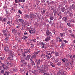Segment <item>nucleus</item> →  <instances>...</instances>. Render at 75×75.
<instances>
[{"label": "nucleus", "mask_w": 75, "mask_h": 75, "mask_svg": "<svg viewBox=\"0 0 75 75\" xmlns=\"http://www.w3.org/2000/svg\"><path fill=\"white\" fill-rule=\"evenodd\" d=\"M45 57H47V58L48 59H50V56H49L45 55Z\"/></svg>", "instance_id": "34"}, {"label": "nucleus", "mask_w": 75, "mask_h": 75, "mask_svg": "<svg viewBox=\"0 0 75 75\" xmlns=\"http://www.w3.org/2000/svg\"><path fill=\"white\" fill-rule=\"evenodd\" d=\"M5 32H7V31L6 30H4L3 31V34H4V33H5Z\"/></svg>", "instance_id": "54"}, {"label": "nucleus", "mask_w": 75, "mask_h": 75, "mask_svg": "<svg viewBox=\"0 0 75 75\" xmlns=\"http://www.w3.org/2000/svg\"><path fill=\"white\" fill-rule=\"evenodd\" d=\"M9 65L11 67H13V64H12V63H10L9 64Z\"/></svg>", "instance_id": "49"}, {"label": "nucleus", "mask_w": 75, "mask_h": 75, "mask_svg": "<svg viewBox=\"0 0 75 75\" xmlns=\"http://www.w3.org/2000/svg\"><path fill=\"white\" fill-rule=\"evenodd\" d=\"M7 20V18H4L2 20V21L3 22V23H4V22H6V21Z\"/></svg>", "instance_id": "23"}, {"label": "nucleus", "mask_w": 75, "mask_h": 75, "mask_svg": "<svg viewBox=\"0 0 75 75\" xmlns=\"http://www.w3.org/2000/svg\"><path fill=\"white\" fill-rule=\"evenodd\" d=\"M30 18H33L36 17V15H35L33 14V13H31L30 14Z\"/></svg>", "instance_id": "5"}, {"label": "nucleus", "mask_w": 75, "mask_h": 75, "mask_svg": "<svg viewBox=\"0 0 75 75\" xmlns=\"http://www.w3.org/2000/svg\"><path fill=\"white\" fill-rule=\"evenodd\" d=\"M31 32L32 34L34 33V34H35V31L34 30H31Z\"/></svg>", "instance_id": "38"}, {"label": "nucleus", "mask_w": 75, "mask_h": 75, "mask_svg": "<svg viewBox=\"0 0 75 75\" xmlns=\"http://www.w3.org/2000/svg\"><path fill=\"white\" fill-rule=\"evenodd\" d=\"M64 59L65 61H68V59L67 58V57L64 58Z\"/></svg>", "instance_id": "30"}, {"label": "nucleus", "mask_w": 75, "mask_h": 75, "mask_svg": "<svg viewBox=\"0 0 75 75\" xmlns=\"http://www.w3.org/2000/svg\"><path fill=\"white\" fill-rule=\"evenodd\" d=\"M35 40H36V39H34L33 40V42H36Z\"/></svg>", "instance_id": "57"}, {"label": "nucleus", "mask_w": 75, "mask_h": 75, "mask_svg": "<svg viewBox=\"0 0 75 75\" xmlns=\"http://www.w3.org/2000/svg\"><path fill=\"white\" fill-rule=\"evenodd\" d=\"M1 65L2 67H3V68H4V67L5 66V64L3 63H1Z\"/></svg>", "instance_id": "14"}, {"label": "nucleus", "mask_w": 75, "mask_h": 75, "mask_svg": "<svg viewBox=\"0 0 75 75\" xmlns=\"http://www.w3.org/2000/svg\"><path fill=\"white\" fill-rule=\"evenodd\" d=\"M1 73H2V74H4V69H3L1 71Z\"/></svg>", "instance_id": "58"}, {"label": "nucleus", "mask_w": 75, "mask_h": 75, "mask_svg": "<svg viewBox=\"0 0 75 75\" xmlns=\"http://www.w3.org/2000/svg\"><path fill=\"white\" fill-rule=\"evenodd\" d=\"M15 2L16 3H19V1L18 0H15Z\"/></svg>", "instance_id": "33"}, {"label": "nucleus", "mask_w": 75, "mask_h": 75, "mask_svg": "<svg viewBox=\"0 0 75 75\" xmlns=\"http://www.w3.org/2000/svg\"><path fill=\"white\" fill-rule=\"evenodd\" d=\"M26 55H27V53L25 52L22 53V55L23 57H25Z\"/></svg>", "instance_id": "18"}, {"label": "nucleus", "mask_w": 75, "mask_h": 75, "mask_svg": "<svg viewBox=\"0 0 75 75\" xmlns=\"http://www.w3.org/2000/svg\"><path fill=\"white\" fill-rule=\"evenodd\" d=\"M49 24H52V21L50 20V22L49 23Z\"/></svg>", "instance_id": "46"}, {"label": "nucleus", "mask_w": 75, "mask_h": 75, "mask_svg": "<svg viewBox=\"0 0 75 75\" xmlns=\"http://www.w3.org/2000/svg\"><path fill=\"white\" fill-rule=\"evenodd\" d=\"M68 31L69 33L70 34H71V33H72V30H68Z\"/></svg>", "instance_id": "37"}, {"label": "nucleus", "mask_w": 75, "mask_h": 75, "mask_svg": "<svg viewBox=\"0 0 75 75\" xmlns=\"http://www.w3.org/2000/svg\"><path fill=\"white\" fill-rule=\"evenodd\" d=\"M62 20L64 21H67V18L66 17H63L62 18Z\"/></svg>", "instance_id": "16"}, {"label": "nucleus", "mask_w": 75, "mask_h": 75, "mask_svg": "<svg viewBox=\"0 0 75 75\" xmlns=\"http://www.w3.org/2000/svg\"><path fill=\"white\" fill-rule=\"evenodd\" d=\"M17 68L16 67H14L13 68V71H14V72H16V71L17 70Z\"/></svg>", "instance_id": "15"}, {"label": "nucleus", "mask_w": 75, "mask_h": 75, "mask_svg": "<svg viewBox=\"0 0 75 75\" xmlns=\"http://www.w3.org/2000/svg\"><path fill=\"white\" fill-rule=\"evenodd\" d=\"M64 34H65V33H60V36H61V37H62V36H63L64 35Z\"/></svg>", "instance_id": "20"}, {"label": "nucleus", "mask_w": 75, "mask_h": 75, "mask_svg": "<svg viewBox=\"0 0 75 75\" xmlns=\"http://www.w3.org/2000/svg\"><path fill=\"white\" fill-rule=\"evenodd\" d=\"M47 38H48V40H49V41H50L51 40V37L50 36H48Z\"/></svg>", "instance_id": "51"}, {"label": "nucleus", "mask_w": 75, "mask_h": 75, "mask_svg": "<svg viewBox=\"0 0 75 75\" xmlns=\"http://www.w3.org/2000/svg\"><path fill=\"white\" fill-rule=\"evenodd\" d=\"M30 50L29 49H27L24 50V52H25L26 54L27 53H28L30 52Z\"/></svg>", "instance_id": "7"}, {"label": "nucleus", "mask_w": 75, "mask_h": 75, "mask_svg": "<svg viewBox=\"0 0 75 75\" xmlns=\"http://www.w3.org/2000/svg\"><path fill=\"white\" fill-rule=\"evenodd\" d=\"M61 62H59L57 63V65H59V66L61 65Z\"/></svg>", "instance_id": "41"}, {"label": "nucleus", "mask_w": 75, "mask_h": 75, "mask_svg": "<svg viewBox=\"0 0 75 75\" xmlns=\"http://www.w3.org/2000/svg\"><path fill=\"white\" fill-rule=\"evenodd\" d=\"M5 40H6V41H8V37H6V38H5Z\"/></svg>", "instance_id": "47"}, {"label": "nucleus", "mask_w": 75, "mask_h": 75, "mask_svg": "<svg viewBox=\"0 0 75 75\" xmlns=\"http://www.w3.org/2000/svg\"><path fill=\"white\" fill-rule=\"evenodd\" d=\"M58 59H57L55 60V62H58Z\"/></svg>", "instance_id": "61"}, {"label": "nucleus", "mask_w": 75, "mask_h": 75, "mask_svg": "<svg viewBox=\"0 0 75 75\" xmlns=\"http://www.w3.org/2000/svg\"><path fill=\"white\" fill-rule=\"evenodd\" d=\"M63 41L65 43H68V41H67V40H63Z\"/></svg>", "instance_id": "48"}, {"label": "nucleus", "mask_w": 75, "mask_h": 75, "mask_svg": "<svg viewBox=\"0 0 75 75\" xmlns=\"http://www.w3.org/2000/svg\"><path fill=\"white\" fill-rule=\"evenodd\" d=\"M55 56H56V57H58V54H59L58 52H55Z\"/></svg>", "instance_id": "22"}, {"label": "nucleus", "mask_w": 75, "mask_h": 75, "mask_svg": "<svg viewBox=\"0 0 75 75\" xmlns=\"http://www.w3.org/2000/svg\"><path fill=\"white\" fill-rule=\"evenodd\" d=\"M67 24L69 27H71V23H67Z\"/></svg>", "instance_id": "24"}, {"label": "nucleus", "mask_w": 75, "mask_h": 75, "mask_svg": "<svg viewBox=\"0 0 75 75\" xmlns=\"http://www.w3.org/2000/svg\"><path fill=\"white\" fill-rule=\"evenodd\" d=\"M48 40L49 41V40L47 38H46L45 39V41L47 42V41H48Z\"/></svg>", "instance_id": "53"}, {"label": "nucleus", "mask_w": 75, "mask_h": 75, "mask_svg": "<svg viewBox=\"0 0 75 75\" xmlns=\"http://www.w3.org/2000/svg\"><path fill=\"white\" fill-rule=\"evenodd\" d=\"M7 72H6V71H5V73L4 74V75H6V74H7Z\"/></svg>", "instance_id": "64"}, {"label": "nucleus", "mask_w": 75, "mask_h": 75, "mask_svg": "<svg viewBox=\"0 0 75 75\" xmlns=\"http://www.w3.org/2000/svg\"><path fill=\"white\" fill-rule=\"evenodd\" d=\"M72 8L73 10H75V6L73 5L72 6Z\"/></svg>", "instance_id": "21"}, {"label": "nucleus", "mask_w": 75, "mask_h": 75, "mask_svg": "<svg viewBox=\"0 0 75 75\" xmlns=\"http://www.w3.org/2000/svg\"><path fill=\"white\" fill-rule=\"evenodd\" d=\"M18 20L20 22V23H24V20H23V19H19Z\"/></svg>", "instance_id": "12"}, {"label": "nucleus", "mask_w": 75, "mask_h": 75, "mask_svg": "<svg viewBox=\"0 0 75 75\" xmlns=\"http://www.w3.org/2000/svg\"><path fill=\"white\" fill-rule=\"evenodd\" d=\"M4 35H5V36H7V34L6 33H4Z\"/></svg>", "instance_id": "60"}, {"label": "nucleus", "mask_w": 75, "mask_h": 75, "mask_svg": "<svg viewBox=\"0 0 75 75\" xmlns=\"http://www.w3.org/2000/svg\"><path fill=\"white\" fill-rule=\"evenodd\" d=\"M19 2H25V0H19Z\"/></svg>", "instance_id": "31"}, {"label": "nucleus", "mask_w": 75, "mask_h": 75, "mask_svg": "<svg viewBox=\"0 0 75 75\" xmlns=\"http://www.w3.org/2000/svg\"><path fill=\"white\" fill-rule=\"evenodd\" d=\"M4 51H6V52H10V54L11 53L10 51H10L8 49V46H7L6 47V48L4 49Z\"/></svg>", "instance_id": "2"}, {"label": "nucleus", "mask_w": 75, "mask_h": 75, "mask_svg": "<svg viewBox=\"0 0 75 75\" xmlns=\"http://www.w3.org/2000/svg\"><path fill=\"white\" fill-rule=\"evenodd\" d=\"M25 18H29V17H30V16H29V15L27 14L25 15Z\"/></svg>", "instance_id": "17"}, {"label": "nucleus", "mask_w": 75, "mask_h": 75, "mask_svg": "<svg viewBox=\"0 0 75 75\" xmlns=\"http://www.w3.org/2000/svg\"><path fill=\"white\" fill-rule=\"evenodd\" d=\"M51 66L53 68H55V65L54 64L52 63L51 64H50Z\"/></svg>", "instance_id": "25"}, {"label": "nucleus", "mask_w": 75, "mask_h": 75, "mask_svg": "<svg viewBox=\"0 0 75 75\" xmlns=\"http://www.w3.org/2000/svg\"><path fill=\"white\" fill-rule=\"evenodd\" d=\"M31 57V55H28L27 56V57L25 58V60H27V59H28L29 60L30 58V57Z\"/></svg>", "instance_id": "9"}, {"label": "nucleus", "mask_w": 75, "mask_h": 75, "mask_svg": "<svg viewBox=\"0 0 75 75\" xmlns=\"http://www.w3.org/2000/svg\"><path fill=\"white\" fill-rule=\"evenodd\" d=\"M46 72L45 71V68H43L42 69H40L39 71V73H44Z\"/></svg>", "instance_id": "4"}, {"label": "nucleus", "mask_w": 75, "mask_h": 75, "mask_svg": "<svg viewBox=\"0 0 75 75\" xmlns=\"http://www.w3.org/2000/svg\"><path fill=\"white\" fill-rule=\"evenodd\" d=\"M42 45V48H45V44L43 42H41L40 43Z\"/></svg>", "instance_id": "11"}, {"label": "nucleus", "mask_w": 75, "mask_h": 75, "mask_svg": "<svg viewBox=\"0 0 75 75\" xmlns=\"http://www.w3.org/2000/svg\"><path fill=\"white\" fill-rule=\"evenodd\" d=\"M0 59H1V60H3V59L4 60V59H5L4 58V57H0Z\"/></svg>", "instance_id": "35"}, {"label": "nucleus", "mask_w": 75, "mask_h": 75, "mask_svg": "<svg viewBox=\"0 0 75 75\" xmlns=\"http://www.w3.org/2000/svg\"><path fill=\"white\" fill-rule=\"evenodd\" d=\"M43 75H49V74L45 72V73H44Z\"/></svg>", "instance_id": "56"}, {"label": "nucleus", "mask_w": 75, "mask_h": 75, "mask_svg": "<svg viewBox=\"0 0 75 75\" xmlns=\"http://www.w3.org/2000/svg\"><path fill=\"white\" fill-rule=\"evenodd\" d=\"M45 13V10H43V11L42 12V14H44Z\"/></svg>", "instance_id": "39"}, {"label": "nucleus", "mask_w": 75, "mask_h": 75, "mask_svg": "<svg viewBox=\"0 0 75 75\" xmlns=\"http://www.w3.org/2000/svg\"><path fill=\"white\" fill-rule=\"evenodd\" d=\"M54 17L52 16H50V20H54Z\"/></svg>", "instance_id": "19"}, {"label": "nucleus", "mask_w": 75, "mask_h": 75, "mask_svg": "<svg viewBox=\"0 0 75 75\" xmlns=\"http://www.w3.org/2000/svg\"><path fill=\"white\" fill-rule=\"evenodd\" d=\"M33 58H34L33 57V56H32L31 57V58L30 59V61H33Z\"/></svg>", "instance_id": "50"}, {"label": "nucleus", "mask_w": 75, "mask_h": 75, "mask_svg": "<svg viewBox=\"0 0 75 75\" xmlns=\"http://www.w3.org/2000/svg\"><path fill=\"white\" fill-rule=\"evenodd\" d=\"M46 2L47 4H48V5H50V1H47Z\"/></svg>", "instance_id": "43"}, {"label": "nucleus", "mask_w": 75, "mask_h": 75, "mask_svg": "<svg viewBox=\"0 0 75 75\" xmlns=\"http://www.w3.org/2000/svg\"><path fill=\"white\" fill-rule=\"evenodd\" d=\"M7 24H9V25H10V23H11L10 22V21H8L7 22Z\"/></svg>", "instance_id": "40"}, {"label": "nucleus", "mask_w": 75, "mask_h": 75, "mask_svg": "<svg viewBox=\"0 0 75 75\" xmlns=\"http://www.w3.org/2000/svg\"><path fill=\"white\" fill-rule=\"evenodd\" d=\"M62 18V16L61 15H59V20H61Z\"/></svg>", "instance_id": "29"}, {"label": "nucleus", "mask_w": 75, "mask_h": 75, "mask_svg": "<svg viewBox=\"0 0 75 75\" xmlns=\"http://www.w3.org/2000/svg\"><path fill=\"white\" fill-rule=\"evenodd\" d=\"M33 54L35 55H37L38 54V53L37 52H35L33 53Z\"/></svg>", "instance_id": "32"}, {"label": "nucleus", "mask_w": 75, "mask_h": 75, "mask_svg": "<svg viewBox=\"0 0 75 75\" xmlns=\"http://www.w3.org/2000/svg\"><path fill=\"white\" fill-rule=\"evenodd\" d=\"M18 13H19V14H22V12L20 10H19L18 11Z\"/></svg>", "instance_id": "36"}, {"label": "nucleus", "mask_w": 75, "mask_h": 75, "mask_svg": "<svg viewBox=\"0 0 75 75\" xmlns=\"http://www.w3.org/2000/svg\"><path fill=\"white\" fill-rule=\"evenodd\" d=\"M32 56L33 57V58H36V57H37V55H33Z\"/></svg>", "instance_id": "44"}, {"label": "nucleus", "mask_w": 75, "mask_h": 75, "mask_svg": "<svg viewBox=\"0 0 75 75\" xmlns=\"http://www.w3.org/2000/svg\"><path fill=\"white\" fill-rule=\"evenodd\" d=\"M37 70H34L33 72V74H35L36 73H37Z\"/></svg>", "instance_id": "42"}, {"label": "nucleus", "mask_w": 75, "mask_h": 75, "mask_svg": "<svg viewBox=\"0 0 75 75\" xmlns=\"http://www.w3.org/2000/svg\"><path fill=\"white\" fill-rule=\"evenodd\" d=\"M55 53V52L54 51H52L51 52V54H54Z\"/></svg>", "instance_id": "62"}, {"label": "nucleus", "mask_w": 75, "mask_h": 75, "mask_svg": "<svg viewBox=\"0 0 75 75\" xmlns=\"http://www.w3.org/2000/svg\"><path fill=\"white\" fill-rule=\"evenodd\" d=\"M5 11L7 14H8V11H7V9H6Z\"/></svg>", "instance_id": "45"}, {"label": "nucleus", "mask_w": 75, "mask_h": 75, "mask_svg": "<svg viewBox=\"0 0 75 75\" xmlns=\"http://www.w3.org/2000/svg\"><path fill=\"white\" fill-rule=\"evenodd\" d=\"M8 67H7V66H6L5 67H4L3 68L4 69L7 70V69H8Z\"/></svg>", "instance_id": "27"}, {"label": "nucleus", "mask_w": 75, "mask_h": 75, "mask_svg": "<svg viewBox=\"0 0 75 75\" xmlns=\"http://www.w3.org/2000/svg\"><path fill=\"white\" fill-rule=\"evenodd\" d=\"M30 63L32 64V66H33V65H35V63L34 62H31Z\"/></svg>", "instance_id": "28"}, {"label": "nucleus", "mask_w": 75, "mask_h": 75, "mask_svg": "<svg viewBox=\"0 0 75 75\" xmlns=\"http://www.w3.org/2000/svg\"><path fill=\"white\" fill-rule=\"evenodd\" d=\"M69 35H70L71 37H72V38H75V34H74V33H71L69 34Z\"/></svg>", "instance_id": "10"}, {"label": "nucleus", "mask_w": 75, "mask_h": 75, "mask_svg": "<svg viewBox=\"0 0 75 75\" xmlns=\"http://www.w3.org/2000/svg\"><path fill=\"white\" fill-rule=\"evenodd\" d=\"M10 52L11 53L10 54H9L10 55L8 58V59L10 61H12V60H13V57H14V52L13 51H10Z\"/></svg>", "instance_id": "1"}, {"label": "nucleus", "mask_w": 75, "mask_h": 75, "mask_svg": "<svg viewBox=\"0 0 75 75\" xmlns=\"http://www.w3.org/2000/svg\"><path fill=\"white\" fill-rule=\"evenodd\" d=\"M41 56V57H44V56L45 57V54H42Z\"/></svg>", "instance_id": "63"}, {"label": "nucleus", "mask_w": 75, "mask_h": 75, "mask_svg": "<svg viewBox=\"0 0 75 75\" xmlns=\"http://www.w3.org/2000/svg\"><path fill=\"white\" fill-rule=\"evenodd\" d=\"M46 35L47 36H48V35H50L51 36L52 35V33L51 32L48 30H47L46 32Z\"/></svg>", "instance_id": "3"}, {"label": "nucleus", "mask_w": 75, "mask_h": 75, "mask_svg": "<svg viewBox=\"0 0 75 75\" xmlns=\"http://www.w3.org/2000/svg\"><path fill=\"white\" fill-rule=\"evenodd\" d=\"M36 62V65H40V59L38 60H37Z\"/></svg>", "instance_id": "6"}, {"label": "nucleus", "mask_w": 75, "mask_h": 75, "mask_svg": "<svg viewBox=\"0 0 75 75\" xmlns=\"http://www.w3.org/2000/svg\"><path fill=\"white\" fill-rule=\"evenodd\" d=\"M61 9L62 11L63 12H64V11L66 10V9H65V7H64L61 8Z\"/></svg>", "instance_id": "13"}, {"label": "nucleus", "mask_w": 75, "mask_h": 75, "mask_svg": "<svg viewBox=\"0 0 75 75\" xmlns=\"http://www.w3.org/2000/svg\"><path fill=\"white\" fill-rule=\"evenodd\" d=\"M73 16V14L71 13H69V16H70V17H71V16Z\"/></svg>", "instance_id": "55"}, {"label": "nucleus", "mask_w": 75, "mask_h": 75, "mask_svg": "<svg viewBox=\"0 0 75 75\" xmlns=\"http://www.w3.org/2000/svg\"><path fill=\"white\" fill-rule=\"evenodd\" d=\"M71 9H72V8H71L69 7L68 8V10L67 11V13L68 14H70L71 13L70 12L71 11Z\"/></svg>", "instance_id": "8"}, {"label": "nucleus", "mask_w": 75, "mask_h": 75, "mask_svg": "<svg viewBox=\"0 0 75 75\" xmlns=\"http://www.w3.org/2000/svg\"><path fill=\"white\" fill-rule=\"evenodd\" d=\"M61 47H64L65 46V43L64 42H62L61 43Z\"/></svg>", "instance_id": "26"}, {"label": "nucleus", "mask_w": 75, "mask_h": 75, "mask_svg": "<svg viewBox=\"0 0 75 75\" xmlns=\"http://www.w3.org/2000/svg\"><path fill=\"white\" fill-rule=\"evenodd\" d=\"M62 61L63 62H65V59H62Z\"/></svg>", "instance_id": "52"}, {"label": "nucleus", "mask_w": 75, "mask_h": 75, "mask_svg": "<svg viewBox=\"0 0 75 75\" xmlns=\"http://www.w3.org/2000/svg\"><path fill=\"white\" fill-rule=\"evenodd\" d=\"M28 68H29V69H30V68H31V65H28Z\"/></svg>", "instance_id": "59"}]
</instances>
